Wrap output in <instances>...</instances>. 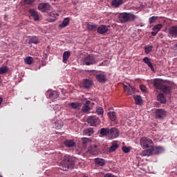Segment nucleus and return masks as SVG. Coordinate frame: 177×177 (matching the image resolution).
Returning <instances> with one entry per match:
<instances>
[{"label": "nucleus", "instance_id": "obj_37", "mask_svg": "<svg viewBox=\"0 0 177 177\" xmlns=\"http://www.w3.org/2000/svg\"><path fill=\"white\" fill-rule=\"evenodd\" d=\"M96 113L97 115H103L104 114V110L102 107L98 106L96 108Z\"/></svg>", "mask_w": 177, "mask_h": 177}, {"label": "nucleus", "instance_id": "obj_40", "mask_svg": "<svg viewBox=\"0 0 177 177\" xmlns=\"http://www.w3.org/2000/svg\"><path fill=\"white\" fill-rule=\"evenodd\" d=\"M9 71V68L8 66H1L0 67V74H5V73H8Z\"/></svg>", "mask_w": 177, "mask_h": 177}, {"label": "nucleus", "instance_id": "obj_44", "mask_svg": "<svg viewBox=\"0 0 177 177\" xmlns=\"http://www.w3.org/2000/svg\"><path fill=\"white\" fill-rule=\"evenodd\" d=\"M122 150L124 153H129V151H131V149L125 146L122 147Z\"/></svg>", "mask_w": 177, "mask_h": 177}, {"label": "nucleus", "instance_id": "obj_34", "mask_svg": "<svg viewBox=\"0 0 177 177\" xmlns=\"http://www.w3.org/2000/svg\"><path fill=\"white\" fill-rule=\"evenodd\" d=\"M26 64H32L34 58L32 57H26L24 59Z\"/></svg>", "mask_w": 177, "mask_h": 177}, {"label": "nucleus", "instance_id": "obj_23", "mask_svg": "<svg viewBox=\"0 0 177 177\" xmlns=\"http://www.w3.org/2000/svg\"><path fill=\"white\" fill-rule=\"evenodd\" d=\"M124 92L127 93V95H133V88L131 85L124 86Z\"/></svg>", "mask_w": 177, "mask_h": 177}, {"label": "nucleus", "instance_id": "obj_39", "mask_svg": "<svg viewBox=\"0 0 177 177\" xmlns=\"http://www.w3.org/2000/svg\"><path fill=\"white\" fill-rule=\"evenodd\" d=\"M116 149H118V144L113 143L109 149V153H113Z\"/></svg>", "mask_w": 177, "mask_h": 177}, {"label": "nucleus", "instance_id": "obj_7", "mask_svg": "<svg viewBox=\"0 0 177 177\" xmlns=\"http://www.w3.org/2000/svg\"><path fill=\"white\" fill-rule=\"evenodd\" d=\"M120 136V131L115 127L109 129V139L113 140Z\"/></svg>", "mask_w": 177, "mask_h": 177}, {"label": "nucleus", "instance_id": "obj_28", "mask_svg": "<svg viewBox=\"0 0 177 177\" xmlns=\"http://www.w3.org/2000/svg\"><path fill=\"white\" fill-rule=\"evenodd\" d=\"M29 44H39V39L37 36H32L29 39Z\"/></svg>", "mask_w": 177, "mask_h": 177}, {"label": "nucleus", "instance_id": "obj_17", "mask_svg": "<svg viewBox=\"0 0 177 177\" xmlns=\"http://www.w3.org/2000/svg\"><path fill=\"white\" fill-rule=\"evenodd\" d=\"M89 104H91V101L87 100L86 101L85 104L83 105L82 111V113H89L91 111V107L89 106Z\"/></svg>", "mask_w": 177, "mask_h": 177}, {"label": "nucleus", "instance_id": "obj_47", "mask_svg": "<svg viewBox=\"0 0 177 177\" xmlns=\"http://www.w3.org/2000/svg\"><path fill=\"white\" fill-rule=\"evenodd\" d=\"M158 33V32H157V30H153L151 32V35H152V37H156Z\"/></svg>", "mask_w": 177, "mask_h": 177}, {"label": "nucleus", "instance_id": "obj_18", "mask_svg": "<svg viewBox=\"0 0 177 177\" xmlns=\"http://www.w3.org/2000/svg\"><path fill=\"white\" fill-rule=\"evenodd\" d=\"M158 102H160L162 104H165L167 103V99L164 96V93H160L157 96Z\"/></svg>", "mask_w": 177, "mask_h": 177}, {"label": "nucleus", "instance_id": "obj_33", "mask_svg": "<svg viewBox=\"0 0 177 177\" xmlns=\"http://www.w3.org/2000/svg\"><path fill=\"white\" fill-rule=\"evenodd\" d=\"M151 52H153V46L147 45L145 47V53L146 55H149Z\"/></svg>", "mask_w": 177, "mask_h": 177}, {"label": "nucleus", "instance_id": "obj_38", "mask_svg": "<svg viewBox=\"0 0 177 177\" xmlns=\"http://www.w3.org/2000/svg\"><path fill=\"white\" fill-rule=\"evenodd\" d=\"M109 118H110L111 121H115V120H117V116L115 115V112H114V111L109 112Z\"/></svg>", "mask_w": 177, "mask_h": 177}, {"label": "nucleus", "instance_id": "obj_12", "mask_svg": "<svg viewBox=\"0 0 177 177\" xmlns=\"http://www.w3.org/2000/svg\"><path fill=\"white\" fill-rule=\"evenodd\" d=\"M109 32V26L105 25H101L99 27H97V32L101 35H104L106 32Z\"/></svg>", "mask_w": 177, "mask_h": 177}, {"label": "nucleus", "instance_id": "obj_26", "mask_svg": "<svg viewBox=\"0 0 177 177\" xmlns=\"http://www.w3.org/2000/svg\"><path fill=\"white\" fill-rule=\"evenodd\" d=\"M68 23H70V18L66 17L63 20L62 23L59 24V27L61 28H64V27H67L68 26Z\"/></svg>", "mask_w": 177, "mask_h": 177}, {"label": "nucleus", "instance_id": "obj_24", "mask_svg": "<svg viewBox=\"0 0 177 177\" xmlns=\"http://www.w3.org/2000/svg\"><path fill=\"white\" fill-rule=\"evenodd\" d=\"M92 85V80L89 79H86L83 81V87L84 89H88V88H91Z\"/></svg>", "mask_w": 177, "mask_h": 177}, {"label": "nucleus", "instance_id": "obj_48", "mask_svg": "<svg viewBox=\"0 0 177 177\" xmlns=\"http://www.w3.org/2000/svg\"><path fill=\"white\" fill-rule=\"evenodd\" d=\"M104 177H114V176L111 174H106Z\"/></svg>", "mask_w": 177, "mask_h": 177}, {"label": "nucleus", "instance_id": "obj_29", "mask_svg": "<svg viewBox=\"0 0 177 177\" xmlns=\"http://www.w3.org/2000/svg\"><path fill=\"white\" fill-rule=\"evenodd\" d=\"M153 155V149L151 147L150 149H145L142 151V156H151Z\"/></svg>", "mask_w": 177, "mask_h": 177}, {"label": "nucleus", "instance_id": "obj_43", "mask_svg": "<svg viewBox=\"0 0 177 177\" xmlns=\"http://www.w3.org/2000/svg\"><path fill=\"white\" fill-rule=\"evenodd\" d=\"M24 2L26 5H32L35 2V0H24Z\"/></svg>", "mask_w": 177, "mask_h": 177}, {"label": "nucleus", "instance_id": "obj_45", "mask_svg": "<svg viewBox=\"0 0 177 177\" xmlns=\"http://www.w3.org/2000/svg\"><path fill=\"white\" fill-rule=\"evenodd\" d=\"M140 89L142 92H146V86L143 84L140 85Z\"/></svg>", "mask_w": 177, "mask_h": 177}, {"label": "nucleus", "instance_id": "obj_9", "mask_svg": "<svg viewBox=\"0 0 177 177\" xmlns=\"http://www.w3.org/2000/svg\"><path fill=\"white\" fill-rule=\"evenodd\" d=\"M155 114L156 118H158L159 120H162V118H165V117L167 116V111L162 109H156Z\"/></svg>", "mask_w": 177, "mask_h": 177}, {"label": "nucleus", "instance_id": "obj_4", "mask_svg": "<svg viewBox=\"0 0 177 177\" xmlns=\"http://www.w3.org/2000/svg\"><path fill=\"white\" fill-rule=\"evenodd\" d=\"M87 122L91 127H97L100 124V119L97 116H90L87 120Z\"/></svg>", "mask_w": 177, "mask_h": 177}, {"label": "nucleus", "instance_id": "obj_14", "mask_svg": "<svg viewBox=\"0 0 177 177\" xmlns=\"http://www.w3.org/2000/svg\"><path fill=\"white\" fill-rule=\"evenodd\" d=\"M84 64L86 66H91V64H95L96 61L95 60V57L92 55H88L84 58Z\"/></svg>", "mask_w": 177, "mask_h": 177}, {"label": "nucleus", "instance_id": "obj_11", "mask_svg": "<svg viewBox=\"0 0 177 177\" xmlns=\"http://www.w3.org/2000/svg\"><path fill=\"white\" fill-rule=\"evenodd\" d=\"M88 153L91 154V156H96L99 154V148H97V145H91L88 148Z\"/></svg>", "mask_w": 177, "mask_h": 177}, {"label": "nucleus", "instance_id": "obj_2", "mask_svg": "<svg viewBox=\"0 0 177 177\" xmlns=\"http://www.w3.org/2000/svg\"><path fill=\"white\" fill-rule=\"evenodd\" d=\"M118 17L122 23H128V21H133L136 19V15L131 12H122L119 14Z\"/></svg>", "mask_w": 177, "mask_h": 177}, {"label": "nucleus", "instance_id": "obj_30", "mask_svg": "<svg viewBox=\"0 0 177 177\" xmlns=\"http://www.w3.org/2000/svg\"><path fill=\"white\" fill-rule=\"evenodd\" d=\"M64 145L66 147H74L75 146V142L72 140H68L64 142Z\"/></svg>", "mask_w": 177, "mask_h": 177}, {"label": "nucleus", "instance_id": "obj_46", "mask_svg": "<svg viewBox=\"0 0 177 177\" xmlns=\"http://www.w3.org/2000/svg\"><path fill=\"white\" fill-rule=\"evenodd\" d=\"M86 133H88V135H91V133H93V129L91 128L86 129Z\"/></svg>", "mask_w": 177, "mask_h": 177}, {"label": "nucleus", "instance_id": "obj_15", "mask_svg": "<svg viewBox=\"0 0 177 177\" xmlns=\"http://www.w3.org/2000/svg\"><path fill=\"white\" fill-rule=\"evenodd\" d=\"M86 28L88 31H92L93 32L97 31V25L93 23L88 22L86 24Z\"/></svg>", "mask_w": 177, "mask_h": 177}, {"label": "nucleus", "instance_id": "obj_1", "mask_svg": "<svg viewBox=\"0 0 177 177\" xmlns=\"http://www.w3.org/2000/svg\"><path fill=\"white\" fill-rule=\"evenodd\" d=\"M58 156V160H62L61 162V169L62 171H67V169H71L72 167H74V162H73L71 159L70 157L68 156H66L62 153H59L57 154ZM64 158V159H63Z\"/></svg>", "mask_w": 177, "mask_h": 177}, {"label": "nucleus", "instance_id": "obj_52", "mask_svg": "<svg viewBox=\"0 0 177 177\" xmlns=\"http://www.w3.org/2000/svg\"><path fill=\"white\" fill-rule=\"evenodd\" d=\"M0 177H2V176L0 175Z\"/></svg>", "mask_w": 177, "mask_h": 177}, {"label": "nucleus", "instance_id": "obj_10", "mask_svg": "<svg viewBox=\"0 0 177 177\" xmlns=\"http://www.w3.org/2000/svg\"><path fill=\"white\" fill-rule=\"evenodd\" d=\"M168 37L169 38L177 37V26H173L169 28Z\"/></svg>", "mask_w": 177, "mask_h": 177}, {"label": "nucleus", "instance_id": "obj_31", "mask_svg": "<svg viewBox=\"0 0 177 177\" xmlns=\"http://www.w3.org/2000/svg\"><path fill=\"white\" fill-rule=\"evenodd\" d=\"M63 125H64L63 121L57 120L55 123V129H62V128H63Z\"/></svg>", "mask_w": 177, "mask_h": 177}, {"label": "nucleus", "instance_id": "obj_22", "mask_svg": "<svg viewBox=\"0 0 177 177\" xmlns=\"http://www.w3.org/2000/svg\"><path fill=\"white\" fill-rule=\"evenodd\" d=\"M142 62L145 63L146 65L148 66L151 70V71H154V66H153V64H151V62H150V59L147 57H145L142 59Z\"/></svg>", "mask_w": 177, "mask_h": 177}, {"label": "nucleus", "instance_id": "obj_27", "mask_svg": "<svg viewBox=\"0 0 177 177\" xmlns=\"http://www.w3.org/2000/svg\"><path fill=\"white\" fill-rule=\"evenodd\" d=\"M71 53L70 51H65L63 54V63H67V60H68V57H70Z\"/></svg>", "mask_w": 177, "mask_h": 177}, {"label": "nucleus", "instance_id": "obj_50", "mask_svg": "<svg viewBox=\"0 0 177 177\" xmlns=\"http://www.w3.org/2000/svg\"><path fill=\"white\" fill-rule=\"evenodd\" d=\"M55 20H56V18H54V19H53V21H55Z\"/></svg>", "mask_w": 177, "mask_h": 177}, {"label": "nucleus", "instance_id": "obj_51", "mask_svg": "<svg viewBox=\"0 0 177 177\" xmlns=\"http://www.w3.org/2000/svg\"><path fill=\"white\" fill-rule=\"evenodd\" d=\"M175 46H176V48H177V43H176V44L175 45Z\"/></svg>", "mask_w": 177, "mask_h": 177}, {"label": "nucleus", "instance_id": "obj_41", "mask_svg": "<svg viewBox=\"0 0 177 177\" xmlns=\"http://www.w3.org/2000/svg\"><path fill=\"white\" fill-rule=\"evenodd\" d=\"M82 142L83 143V147H86V145L91 142V140H89V138H84L82 139Z\"/></svg>", "mask_w": 177, "mask_h": 177}, {"label": "nucleus", "instance_id": "obj_8", "mask_svg": "<svg viewBox=\"0 0 177 177\" xmlns=\"http://www.w3.org/2000/svg\"><path fill=\"white\" fill-rule=\"evenodd\" d=\"M40 12H48L50 10V4L48 3H40L38 6Z\"/></svg>", "mask_w": 177, "mask_h": 177}, {"label": "nucleus", "instance_id": "obj_6", "mask_svg": "<svg viewBox=\"0 0 177 177\" xmlns=\"http://www.w3.org/2000/svg\"><path fill=\"white\" fill-rule=\"evenodd\" d=\"M46 95L48 99H50V100H55L59 95V92L52 90L47 91Z\"/></svg>", "mask_w": 177, "mask_h": 177}, {"label": "nucleus", "instance_id": "obj_32", "mask_svg": "<svg viewBox=\"0 0 177 177\" xmlns=\"http://www.w3.org/2000/svg\"><path fill=\"white\" fill-rule=\"evenodd\" d=\"M134 100L136 102V104L140 106L143 103V100H142V97L140 95H136L134 97Z\"/></svg>", "mask_w": 177, "mask_h": 177}, {"label": "nucleus", "instance_id": "obj_20", "mask_svg": "<svg viewBox=\"0 0 177 177\" xmlns=\"http://www.w3.org/2000/svg\"><path fill=\"white\" fill-rule=\"evenodd\" d=\"M95 78L98 82H100L101 84H104L106 82V75L103 74H97L95 76Z\"/></svg>", "mask_w": 177, "mask_h": 177}, {"label": "nucleus", "instance_id": "obj_35", "mask_svg": "<svg viewBox=\"0 0 177 177\" xmlns=\"http://www.w3.org/2000/svg\"><path fill=\"white\" fill-rule=\"evenodd\" d=\"M80 106V103L78 102H72L68 104V107H70V109H78Z\"/></svg>", "mask_w": 177, "mask_h": 177}, {"label": "nucleus", "instance_id": "obj_3", "mask_svg": "<svg viewBox=\"0 0 177 177\" xmlns=\"http://www.w3.org/2000/svg\"><path fill=\"white\" fill-rule=\"evenodd\" d=\"M140 145L142 149H147L149 147L151 148L154 145L153 140L147 137H142L140 139Z\"/></svg>", "mask_w": 177, "mask_h": 177}, {"label": "nucleus", "instance_id": "obj_25", "mask_svg": "<svg viewBox=\"0 0 177 177\" xmlns=\"http://www.w3.org/2000/svg\"><path fill=\"white\" fill-rule=\"evenodd\" d=\"M95 162L96 165H99L100 167H103L104 165H106V162L104 161V159H102L99 158H95Z\"/></svg>", "mask_w": 177, "mask_h": 177}, {"label": "nucleus", "instance_id": "obj_19", "mask_svg": "<svg viewBox=\"0 0 177 177\" xmlns=\"http://www.w3.org/2000/svg\"><path fill=\"white\" fill-rule=\"evenodd\" d=\"M100 135L102 136H106L108 139H109L110 135V129L109 128H102L100 131Z\"/></svg>", "mask_w": 177, "mask_h": 177}, {"label": "nucleus", "instance_id": "obj_49", "mask_svg": "<svg viewBox=\"0 0 177 177\" xmlns=\"http://www.w3.org/2000/svg\"><path fill=\"white\" fill-rule=\"evenodd\" d=\"M2 102H3V98H2L1 97H0V106L1 104H2Z\"/></svg>", "mask_w": 177, "mask_h": 177}, {"label": "nucleus", "instance_id": "obj_42", "mask_svg": "<svg viewBox=\"0 0 177 177\" xmlns=\"http://www.w3.org/2000/svg\"><path fill=\"white\" fill-rule=\"evenodd\" d=\"M157 20V17H151L149 19V24H153Z\"/></svg>", "mask_w": 177, "mask_h": 177}, {"label": "nucleus", "instance_id": "obj_16", "mask_svg": "<svg viewBox=\"0 0 177 177\" xmlns=\"http://www.w3.org/2000/svg\"><path fill=\"white\" fill-rule=\"evenodd\" d=\"M29 14L30 15L31 17L35 20V21H38L39 20V15L35 9H30Z\"/></svg>", "mask_w": 177, "mask_h": 177}, {"label": "nucleus", "instance_id": "obj_5", "mask_svg": "<svg viewBox=\"0 0 177 177\" xmlns=\"http://www.w3.org/2000/svg\"><path fill=\"white\" fill-rule=\"evenodd\" d=\"M152 84L154 88H156V89L161 91L162 86L165 84V82L161 79H154L152 82Z\"/></svg>", "mask_w": 177, "mask_h": 177}, {"label": "nucleus", "instance_id": "obj_13", "mask_svg": "<svg viewBox=\"0 0 177 177\" xmlns=\"http://www.w3.org/2000/svg\"><path fill=\"white\" fill-rule=\"evenodd\" d=\"M160 91H162V93H164L165 95H169V93L172 92V86L168 85L167 84V83H165Z\"/></svg>", "mask_w": 177, "mask_h": 177}, {"label": "nucleus", "instance_id": "obj_36", "mask_svg": "<svg viewBox=\"0 0 177 177\" xmlns=\"http://www.w3.org/2000/svg\"><path fill=\"white\" fill-rule=\"evenodd\" d=\"M162 28V24H158L157 25H155L153 28H152L153 31H156L158 32Z\"/></svg>", "mask_w": 177, "mask_h": 177}, {"label": "nucleus", "instance_id": "obj_21", "mask_svg": "<svg viewBox=\"0 0 177 177\" xmlns=\"http://www.w3.org/2000/svg\"><path fill=\"white\" fill-rule=\"evenodd\" d=\"M153 154H160L164 151V148L162 147H153L152 146Z\"/></svg>", "mask_w": 177, "mask_h": 177}]
</instances>
